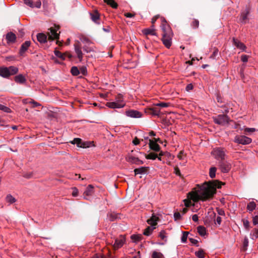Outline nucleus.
I'll return each mask as SVG.
<instances>
[{"mask_svg":"<svg viewBox=\"0 0 258 258\" xmlns=\"http://www.w3.org/2000/svg\"><path fill=\"white\" fill-rule=\"evenodd\" d=\"M216 186L214 182H205L201 186L198 185L188 194V199L183 201L186 208L192 205L191 200L197 202L199 200L206 201L212 199L216 192Z\"/></svg>","mask_w":258,"mask_h":258,"instance_id":"1","label":"nucleus"},{"mask_svg":"<svg viewBox=\"0 0 258 258\" xmlns=\"http://www.w3.org/2000/svg\"><path fill=\"white\" fill-rule=\"evenodd\" d=\"M161 28L163 32L162 41L164 45L169 48L172 44L173 33L170 26L164 18H161Z\"/></svg>","mask_w":258,"mask_h":258,"instance_id":"2","label":"nucleus"},{"mask_svg":"<svg viewBox=\"0 0 258 258\" xmlns=\"http://www.w3.org/2000/svg\"><path fill=\"white\" fill-rule=\"evenodd\" d=\"M126 241L125 235H120L117 237L114 238V241L107 240V244H110L112 246L114 250H117L121 248L125 243Z\"/></svg>","mask_w":258,"mask_h":258,"instance_id":"3","label":"nucleus"},{"mask_svg":"<svg viewBox=\"0 0 258 258\" xmlns=\"http://www.w3.org/2000/svg\"><path fill=\"white\" fill-rule=\"evenodd\" d=\"M18 72V69L14 66L0 67V76L4 78H8L10 76L17 74Z\"/></svg>","mask_w":258,"mask_h":258,"instance_id":"4","label":"nucleus"},{"mask_svg":"<svg viewBox=\"0 0 258 258\" xmlns=\"http://www.w3.org/2000/svg\"><path fill=\"white\" fill-rule=\"evenodd\" d=\"M250 6L249 5H246L244 8L240 13V15L239 19V22L242 24H245L248 23L249 20V15L250 12Z\"/></svg>","mask_w":258,"mask_h":258,"instance_id":"5","label":"nucleus"},{"mask_svg":"<svg viewBox=\"0 0 258 258\" xmlns=\"http://www.w3.org/2000/svg\"><path fill=\"white\" fill-rule=\"evenodd\" d=\"M211 154L216 159L223 160L225 156V150L221 147L216 148L213 150Z\"/></svg>","mask_w":258,"mask_h":258,"instance_id":"6","label":"nucleus"},{"mask_svg":"<svg viewBox=\"0 0 258 258\" xmlns=\"http://www.w3.org/2000/svg\"><path fill=\"white\" fill-rule=\"evenodd\" d=\"M234 142L239 144L248 145L251 143L252 140L245 136L237 135L235 137Z\"/></svg>","mask_w":258,"mask_h":258,"instance_id":"7","label":"nucleus"},{"mask_svg":"<svg viewBox=\"0 0 258 258\" xmlns=\"http://www.w3.org/2000/svg\"><path fill=\"white\" fill-rule=\"evenodd\" d=\"M59 29L58 26H55L54 27H51L50 28V32L48 33V39L51 40L54 39H57L59 38V33H57V31Z\"/></svg>","mask_w":258,"mask_h":258,"instance_id":"8","label":"nucleus"},{"mask_svg":"<svg viewBox=\"0 0 258 258\" xmlns=\"http://www.w3.org/2000/svg\"><path fill=\"white\" fill-rule=\"evenodd\" d=\"M125 102L121 99H118L114 102H107L106 106L110 108H119L124 106Z\"/></svg>","mask_w":258,"mask_h":258,"instance_id":"9","label":"nucleus"},{"mask_svg":"<svg viewBox=\"0 0 258 258\" xmlns=\"http://www.w3.org/2000/svg\"><path fill=\"white\" fill-rule=\"evenodd\" d=\"M75 51L80 61H82L83 53L82 51V46L80 41H76L74 44Z\"/></svg>","mask_w":258,"mask_h":258,"instance_id":"10","label":"nucleus"},{"mask_svg":"<svg viewBox=\"0 0 258 258\" xmlns=\"http://www.w3.org/2000/svg\"><path fill=\"white\" fill-rule=\"evenodd\" d=\"M125 114L126 116L132 118H141L142 117V112L135 110H128L125 111Z\"/></svg>","mask_w":258,"mask_h":258,"instance_id":"11","label":"nucleus"},{"mask_svg":"<svg viewBox=\"0 0 258 258\" xmlns=\"http://www.w3.org/2000/svg\"><path fill=\"white\" fill-rule=\"evenodd\" d=\"M214 122L219 124H224L228 122V117L225 115H219L214 118Z\"/></svg>","mask_w":258,"mask_h":258,"instance_id":"12","label":"nucleus"},{"mask_svg":"<svg viewBox=\"0 0 258 258\" xmlns=\"http://www.w3.org/2000/svg\"><path fill=\"white\" fill-rule=\"evenodd\" d=\"M78 37L84 45H90L93 44L92 41L88 36L81 34H79Z\"/></svg>","mask_w":258,"mask_h":258,"instance_id":"13","label":"nucleus"},{"mask_svg":"<svg viewBox=\"0 0 258 258\" xmlns=\"http://www.w3.org/2000/svg\"><path fill=\"white\" fill-rule=\"evenodd\" d=\"M24 3L25 5L32 8H40L41 6V1L39 0H38L35 3H33V2L32 0H24Z\"/></svg>","mask_w":258,"mask_h":258,"instance_id":"14","label":"nucleus"},{"mask_svg":"<svg viewBox=\"0 0 258 258\" xmlns=\"http://www.w3.org/2000/svg\"><path fill=\"white\" fill-rule=\"evenodd\" d=\"M220 167L221 171L224 173L228 172L231 168L230 164L225 161H221L220 163Z\"/></svg>","mask_w":258,"mask_h":258,"instance_id":"15","label":"nucleus"},{"mask_svg":"<svg viewBox=\"0 0 258 258\" xmlns=\"http://www.w3.org/2000/svg\"><path fill=\"white\" fill-rule=\"evenodd\" d=\"M159 221V217L154 214H152L151 217L148 219L147 222L148 224L152 227H155L157 224V222Z\"/></svg>","mask_w":258,"mask_h":258,"instance_id":"16","label":"nucleus"},{"mask_svg":"<svg viewBox=\"0 0 258 258\" xmlns=\"http://www.w3.org/2000/svg\"><path fill=\"white\" fill-rule=\"evenodd\" d=\"M127 161L131 163L136 164L137 165L143 164L144 163L143 161L140 160L138 158L132 156H128Z\"/></svg>","mask_w":258,"mask_h":258,"instance_id":"17","label":"nucleus"},{"mask_svg":"<svg viewBox=\"0 0 258 258\" xmlns=\"http://www.w3.org/2000/svg\"><path fill=\"white\" fill-rule=\"evenodd\" d=\"M143 33L145 35H156V29L154 28V25H152L149 28L145 29L143 30Z\"/></svg>","mask_w":258,"mask_h":258,"instance_id":"18","label":"nucleus"},{"mask_svg":"<svg viewBox=\"0 0 258 258\" xmlns=\"http://www.w3.org/2000/svg\"><path fill=\"white\" fill-rule=\"evenodd\" d=\"M233 42L234 45L238 48L240 49L242 51H244L246 49L245 45L240 42L239 40H238L237 39H235L234 38H233Z\"/></svg>","mask_w":258,"mask_h":258,"instance_id":"19","label":"nucleus"},{"mask_svg":"<svg viewBox=\"0 0 258 258\" xmlns=\"http://www.w3.org/2000/svg\"><path fill=\"white\" fill-rule=\"evenodd\" d=\"M149 146L151 149L156 152L159 151L160 149L159 145L156 143V141L153 140H150Z\"/></svg>","mask_w":258,"mask_h":258,"instance_id":"20","label":"nucleus"},{"mask_svg":"<svg viewBox=\"0 0 258 258\" xmlns=\"http://www.w3.org/2000/svg\"><path fill=\"white\" fill-rule=\"evenodd\" d=\"M90 16L91 20L97 24H100V22H99L100 16L99 13L96 11H95L93 13H90Z\"/></svg>","mask_w":258,"mask_h":258,"instance_id":"21","label":"nucleus"},{"mask_svg":"<svg viewBox=\"0 0 258 258\" xmlns=\"http://www.w3.org/2000/svg\"><path fill=\"white\" fill-rule=\"evenodd\" d=\"M30 41H26L22 45L20 50V54L21 55H22L28 49V47L30 45Z\"/></svg>","mask_w":258,"mask_h":258,"instance_id":"22","label":"nucleus"},{"mask_svg":"<svg viewBox=\"0 0 258 258\" xmlns=\"http://www.w3.org/2000/svg\"><path fill=\"white\" fill-rule=\"evenodd\" d=\"M16 39L15 34L12 32L8 33L6 35L8 43H14Z\"/></svg>","mask_w":258,"mask_h":258,"instance_id":"23","label":"nucleus"},{"mask_svg":"<svg viewBox=\"0 0 258 258\" xmlns=\"http://www.w3.org/2000/svg\"><path fill=\"white\" fill-rule=\"evenodd\" d=\"M94 186L91 185L89 184L86 188L85 191L84 192V195L85 196H90L93 195L94 193Z\"/></svg>","mask_w":258,"mask_h":258,"instance_id":"24","label":"nucleus"},{"mask_svg":"<svg viewBox=\"0 0 258 258\" xmlns=\"http://www.w3.org/2000/svg\"><path fill=\"white\" fill-rule=\"evenodd\" d=\"M73 144H76L78 147L81 148H85L86 144L85 143H82V140L80 138H75L72 142Z\"/></svg>","mask_w":258,"mask_h":258,"instance_id":"25","label":"nucleus"},{"mask_svg":"<svg viewBox=\"0 0 258 258\" xmlns=\"http://www.w3.org/2000/svg\"><path fill=\"white\" fill-rule=\"evenodd\" d=\"M15 81L16 83L23 84L26 82V79L23 75H19L15 77Z\"/></svg>","mask_w":258,"mask_h":258,"instance_id":"26","label":"nucleus"},{"mask_svg":"<svg viewBox=\"0 0 258 258\" xmlns=\"http://www.w3.org/2000/svg\"><path fill=\"white\" fill-rule=\"evenodd\" d=\"M148 167H141L139 168H136L134 170L135 175L139 174H143L147 171Z\"/></svg>","mask_w":258,"mask_h":258,"instance_id":"27","label":"nucleus"},{"mask_svg":"<svg viewBox=\"0 0 258 258\" xmlns=\"http://www.w3.org/2000/svg\"><path fill=\"white\" fill-rule=\"evenodd\" d=\"M37 38L40 43H44L46 41L47 36L43 33H38L37 35Z\"/></svg>","mask_w":258,"mask_h":258,"instance_id":"28","label":"nucleus"},{"mask_svg":"<svg viewBox=\"0 0 258 258\" xmlns=\"http://www.w3.org/2000/svg\"><path fill=\"white\" fill-rule=\"evenodd\" d=\"M155 228V227L148 226L145 229L143 234L146 236H149Z\"/></svg>","mask_w":258,"mask_h":258,"instance_id":"29","label":"nucleus"},{"mask_svg":"<svg viewBox=\"0 0 258 258\" xmlns=\"http://www.w3.org/2000/svg\"><path fill=\"white\" fill-rule=\"evenodd\" d=\"M83 50L87 53L91 52L94 51V47L93 44L90 45L85 44L83 46Z\"/></svg>","mask_w":258,"mask_h":258,"instance_id":"30","label":"nucleus"},{"mask_svg":"<svg viewBox=\"0 0 258 258\" xmlns=\"http://www.w3.org/2000/svg\"><path fill=\"white\" fill-rule=\"evenodd\" d=\"M256 204L254 202L252 201L249 202L247 205V209L249 212H252L256 208Z\"/></svg>","mask_w":258,"mask_h":258,"instance_id":"31","label":"nucleus"},{"mask_svg":"<svg viewBox=\"0 0 258 258\" xmlns=\"http://www.w3.org/2000/svg\"><path fill=\"white\" fill-rule=\"evenodd\" d=\"M198 232L202 236H204L207 234L206 229L204 226H200L197 228Z\"/></svg>","mask_w":258,"mask_h":258,"instance_id":"32","label":"nucleus"},{"mask_svg":"<svg viewBox=\"0 0 258 258\" xmlns=\"http://www.w3.org/2000/svg\"><path fill=\"white\" fill-rule=\"evenodd\" d=\"M107 218L109 221H113L117 218V215L114 212H109L107 214Z\"/></svg>","mask_w":258,"mask_h":258,"instance_id":"33","label":"nucleus"},{"mask_svg":"<svg viewBox=\"0 0 258 258\" xmlns=\"http://www.w3.org/2000/svg\"><path fill=\"white\" fill-rule=\"evenodd\" d=\"M104 2L112 8L116 9L118 7L117 4L114 0H104Z\"/></svg>","mask_w":258,"mask_h":258,"instance_id":"34","label":"nucleus"},{"mask_svg":"<svg viewBox=\"0 0 258 258\" xmlns=\"http://www.w3.org/2000/svg\"><path fill=\"white\" fill-rule=\"evenodd\" d=\"M250 237L252 239H256L258 238V229H253L250 233Z\"/></svg>","mask_w":258,"mask_h":258,"instance_id":"35","label":"nucleus"},{"mask_svg":"<svg viewBox=\"0 0 258 258\" xmlns=\"http://www.w3.org/2000/svg\"><path fill=\"white\" fill-rule=\"evenodd\" d=\"M154 105L155 106H159L162 108L168 107L171 106V104L168 102H160L158 103H155Z\"/></svg>","mask_w":258,"mask_h":258,"instance_id":"36","label":"nucleus"},{"mask_svg":"<svg viewBox=\"0 0 258 258\" xmlns=\"http://www.w3.org/2000/svg\"><path fill=\"white\" fill-rule=\"evenodd\" d=\"M216 170L217 169L215 167L210 168L209 171V175L211 178H213L215 177Z\"/></svg>","mask_w":258,"mask_h":258,"instance_id":"37","label":"nucleus"},{"mask_svg":"<svg viewBox=\"0 0 258 258\" xmlns=\"http://www.w3.org/2000/svg\"><path fill=\"white\" fill-rule=\"evenodd\" d=\"M93 258H113L110 253H108V255L105 256L104 254H96Z\"/></svg>","mask_w":258,"mask_h":258,"instance_id":"38","label":"nucleus"},{"mask_svg":"<svg viewBox=\"0 0 258 258\" xmlns=\"http://www.w3.org/2000/svg\"><path fill=\"white\" fill-rule=\"evenodd\" d=\"M142 236L141 235H132L131 237L132 240L135 242H137L141 240Z\"/></svg>","mask_w":258,"mask_h":258,"instance_id":"39","label":"nucleus"},{"mask_svg":"<svg viewBox=\"0 0 258 258\" xmlns=\"http://www.w3.org/2000/svg\"><path fill=\"white\" fill-rule=\"evenodd\" d=\"M71 73L73 76H77L80 74V71L77 67H73L71 69Z\"/></svg>","mask_w":258,"mask_h":258,"instance_id":"40","label":"nucleus"},{"mask_svg":"<svg viewBox=\"0 0 258 258\" xmlns=\"http://www.w3.org/2000/svg\"><path fill=\"white\" fill-rule=\"evenodd\" d=\"M152 258H163L164 256L160 252L154 251L152 255Z\"/></svg>","mask_w":258,"mask_h":258,"instance_id":"41","label":"nucleus"},{"mask_svg":"<svg viewBox=\"0 0 258 258\" xmlns=\"http://www.w3.org/2000/svg\"><path fill=\"white\" fill-rule=\"evenodd\" d=\"M196 255L198 258H204L205 252L203 249H201L199 251L196 252Z\"/></svg>","mask_w":258,"mask_h":258,"instance_id":"42","label":"nucleus"},{"mask_svg":"<svg viewBox=\"0 0 258 258\" xmlns=\"http://www.w3.org/2000/svg\"><path fill=\"white\" fill-rule=\"evenodd\" d=\"M157 157V154L154 153H150L146 156V158L148 159L155 160Z\"/></svg>","mask_w":258,"mask_h":258,"instance_id":"43","label":"nucleus"},{"mask_svg":"<svg viewBox=\"0 0 258 258\" xmlns=\"http://www.w3.org/2000/svg\"><path fill=\"white\" fill-rule=\"evenodd\" d=\"M150 113L154 115H159L160 113V110L156 108H151L149 109Z\"/></svg>","mask_w":258,"mask_h":258,"instance_id":"44","label":"nucleus"},{"mask_svg":"<svg viewBox=\"0 0 258 258\" xmlns=\"http://www.w3.org/2000/svg\"><path fill=\"white\" fill-rule=\"evenodd\" d=\"M6 201L10 204H12L16 202V199L12 196L9 195L6 197Z\"/></svg>","mask_w":258,"mask_h":258,"instance_id":"45","label":"nucleus"},{"mask_svg":"<svg viewBox=\"0 0 258 258\" xmlns=\"http://www.w3.org/2000/svg\"><path fill=\"white\" fill-rule=\"evenodd\" d=\"M159 237L163 240L166 241V233L165 230H162L159 234Z\"/></svg>","mask_w":258,"mask_h":258,"instance_id":"46","label":"nucleus"},{"mask_svg":"<svg viewBox=\"0 0 258 258\" xmlns=\"http://www.w3.org/2000/svg\"><path fill=\"white\" fill-rule=\"evenodd\" d=\"M54 53H55V55L56 56H57L58 57H59L62 59H65V54L63 53H62L59 51L55 50L54 51Z\"/></svg>","mask_w":258,"mask_h":258,"instance_id":"47","label":"nucleus"},{"mask_svg":"<svg viewBox=\"0 0 258 258\" xmlns=\"http://www.w3.org/2000/svg\"><path fill=\"white\" fill-rule=\"evenodd\" d=\"M0 110H2L5 112H8V113L11 112L10 108H9V107H8L5 105L1 104H0Z\"/></svg>","mask_w":258,"mask_h":258,"instance_id":"48","label":"nucleus"},{"mask_svg":"<svg viewBox=\"0 0 258 258\" xmlns=\"http://www.w3.org/2000/svg\"><path fill=\"white\" fill-rule=\"evenodd\" d=\"M188 232H184L183 233V234L181 237V241L183 243L186 242L187 238V235H188Z\"/></svg>","mask_w":258,"mask_h":258,"instance_id":"49","label":"nucleus"},{"mask_svg":"<svg viewBox=\"0 0 258 258\" xmlns=\"http://www.w3.org/2000/svg\"><path fill=\"white\" fill-rule=\"evenodd\" d=\"M255 131V129L254 128H245L244 130V133L245 134H248L250 133H253Z\"/></svg>","mask_w":258,"mask_h":258,"instance_id":"50","label":"nucleus"},{"mask_svg":"<svg viewBox=\"0 0 258 258\" xmlns=\"http://www.w3.org/2000/svg\"><path fill=\"white\" fill-rule=\"evenodd\" d=\"M80 73H81L83 75H86L87 74V68L85 67H82L79 69Z\"/></svg>","mask_w":258,"mask_h":258,"instance_id":"51","label":"nucleus"},{"mask_svg":"<svg viewBox=\"0 0 258 258\" xmlns=\"http://www.w3.org/2000/svg\"><path fill=\"white\" fill-rule=\"evenodd\" d=\"M243 224L245 229L249 230V222L247 219H243L242 220Z\"/></svg>","mask_w":258,"mask_h":258,"instance_id":"52","label":"nucleus"},{"mask_svg":"<svg viewBox=\"0 0 258 258\" xmlns=\"http://www.w3.org/2000/svg\"><path fill=\"white\" fill-rule=\"evenodd\" d=\"M72 189V196L74 197L78 196L79 193L78 189L76 187H73Z\"/></svg>","mask_w":258,"mask_h":258,"instance_id":"53","label":"nucleus"},{"mask_svg":"<svg viewBox=\"0 0 258 258\" xmlns=\"http://www.w3.org/2000/svg\"><path fill=\"white\" fill-rule=\"evenodd\" d=\"M199 22L197 20H194L192 22V26L194 28H198L199 26Z\"/></svg>","mask_w":258,"mask_h":258,"instance_id":"54","label":"nucleus"},{"mask_svg":"<svg viewBox=\"0 0 258 258\" xmlns=\"http://www.w3.org/2000/svg\"><path fill=\"white\" fill-rule=\"evenodd\" d=\"M252 223L254 225L258 224V216H255L252 217Z\"/></svg>","mask_w":258,"mask_h":258,"instance_id":"55","label":"nucleus"},{"mask_svg":"<svg viewBox=\"0 0 258 258\" xmlns=\"http://www.w3.org/2000/svg\"><path fill=\"white\" fill-rule=\"evenodd\" d=\"M248 56L246 55H241V60L244 62H246L248 61Z\"/></svg>","mask_w":258,"mask_h":258,"instance_id":"56","label":"nucleus"},{"mask_svg":"<svg viewBox=\"0 0 258 258\" xmlns=\"http://www.w3.org/2000/svg\"><path fill=\"white\" fill-rule=\"evenodd\" d=\"M193 88V86L191 84H188L186 87V90L187 91H189L191 90Z\"/></svg>","mask_w":258,"mask_h":258,"instance_id":"57","label":"nucleus"},{"mask_svg":"<svg viewBox=\"0 0 258 258\" xmlns=\"http://www.w3.org/2000/svg\"><path fill=\"white\" fill-rule=\"evenodd\" d=\"M183 154V151H180V152L177 155V158L179 160H182L183 159V157H182Z\"/></svg>","mask_w":258,"mask_h":258,"instance_id":"58","label":"nucleus"},{"mask_svg":"<svg viewBox=\"0 0 258 258\" xmlns=\"http://www.w3.org/2000/svg\"><path fill=\"white\" fill-rule=\"evenodd\" d=\"M174 217L175 220L179 219L180 218V214L179 212H176L174 214Z\"/></svg>","mask_w":258,"mask_h":258,"instance_id":"59","label":"nucleus"},{"mask_svg":"<svg viewBox=\"0 0 258 258\" xmlns=\"http://www.w3.org/2000/svg\"><path fill=\"white\" fill-rule=\"evenodd\" d=\"M174 172L177 175H180V170L177 167L174 168Z\"/></svg>","mask_w":258,"mask_h":258,"instance_id":"60","label":"nucleus"},{"mask_svg":"<svg viewBox=\"0 0 258 258\" xmlns=\"http://www.w3.org/2000/svg\"><path fill=\"white\" fill-rule=\"evenodd\" d=\"M192 220L194 221V222H197L199 220V218H198V216L196 214H195L192 216Z\"/></svg>","mask_w":258,"mask_h":258,"instance_id":"61","label":"nucleus"},{"mask_svg":"<svg viewBox=\"0 0 258 258\" xmlns=\"http://www.w3.org/2000/svg\"><path fill=\"white\" fill-rule=\"evenodd\" d=\"M124 16L127 18H132L134 17V15L130 13H126L124 14Z\"/></svg>","mask_w":258,"mask_h":258,"instance_id":"62","label":"nucleus"},{"mask_svg":"<svg viewBox=\"0 0 258 258\" xmlns=\"http://www.w3.org/2000/svg\"><path fill=\"white\" fill-rule=\"evenodd\" d=\"M133 143L134 145H138L139 143H140V141L137 138H136L133 141Z\"/></svg>","mask_w":258,"mask_h":258,"instance_id":"63","label":"nucleus"},{"mask_svg":"<svg viewBox=\"0 0 258 258\" xmlns=\"http://www.w3.org/2000/svg\"><path fill=\"white\" fill-rule=\"evenodd\" d=\"M217 211L218 213L219 214V215H225L224 211L222 209H217Z\"/></svg>","mask_w":258,"mask_h":258,"instance_id":"64","label":"nucleus"}]
</instances>
